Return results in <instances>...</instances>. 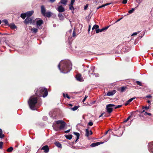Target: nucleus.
<instances>
[{
	"mask_svg": "<svg viewBox=\"0 0 153 153\" xmlns=\"http://www.w3.org/2000/svg\"><path fill=\"white\" fill-rule=\"evenodd\" d=\"M58 68L61 72L67 73L71 70V64L69 60L62 61L58 65Z\"/></svg>",
	"mask_w": 153,
	"mask_h": 153,
	"instance_id": "1",
	"label": "nucleus"
},
{
	"mask_svg": "<svg viewBox=\"0 0 153 153\" xmlns=\"http://www.w3.org/2000/svg\"><path fill=\"white\" fill-rule=\"evenodd\" d=\"M37 97L34 96H32L30 98L28 101V103L30 107L32 110H35L36 109L35 105L37 103Z\"/></svg>",
	"mask_w": 153,
	"mask_h": 153,
	"instance_id": "2",
	"label": "nucleus"
},
{
	"mask_svg": "<svg viewBox=\"0 0 153 153\" xmlns=\"http://www.w3.org/2000/svg\"><path fill=\"white\" fill-rule=\"evenodd\" d=\"M48 94V91L46 88L41 87L39 89H37L36 94L38 96H42L45 97L47 96Z\"/></svg>",
	"mask_w": 153,
	"mask_h": 153,
	"instance_id": "3",
	"label": "nucleus"
},
{
	"mask_svg": "<svg viewBox=\"0 0 153 153\" xmlns=\"http://www.w3.org/2000/svg\"><path fill=\"white\" fill-rule=\"evenodd\" d=\"M56 123L58 125L53 127L54 129L56 131L61 130L65 127L66 123L62 120H58L56 121Z\"/></svg>",
	"mask_w": 153,
	"mask_h": 153,
	"instance_id": "4",
	"label": "nucleus"
},
{
	"mask_svg": "<svg viewBox=\"0 0 153 153\" xmlns=\"http://www.w3.org/2000/svg\"><path fill=\"white\" fill-rule=\"evenodd\" d=\"M35 21L37 27L39 29H42V27L41 25L43 23V21L39 18L36 19Z\"/></svg>",
	"mask_w": 153,
	"mask_h": 153,
	"instance_id": "5",
	"label": "nucleus"
},
{
	"mask_svg": "<svg viewBox=\"0 0 153 153\" xmlns=\"http://www.w3.org/2000/svg\"><path fill=\"white\" fill-rule=\"evenodd\" d=\"M24 23L27 25L29 24H34L35 21L32 17H27L24 21Z\"/></svg>",
	"mask_w": 153,
	"mask_h": 153,
	"instance_id": "6",
	"label": "nucleus"
},
{
	"mask_svg": "<svg viewBox=\"0 0 153 153\" xmlns=\"http://www.w3.org/2000/svg\"><path fill=\"white\" fill-rule=\"evenodd\" d=\"M115 105L114 104H109L106 105L107 112L108 113H111L113 110L112 107L114 106Z\"/></svg>",
	"mask_w": 153,
	"mask_h": 153,
	"instance_id": "7",
	"label": "nucleus"
},
{
	"mask_svg": "<svg viewBox=\"0 0 153 153\" xmlns=\"http://www.w3.org/2000/svg\"><path fill=\"white\" fill-rule=\"evenodd\" d=\"M94 69L95 67L94 66H91V67L90 70H89V74L90 77H92L93 75H94L93 72L94 71Z\"/></svg>",
	"mask_w": 153,
	"mask_h": 153,
	"instance_id": "8",
	"label": "nucleus"
},
{
	"mask_svg": "<svg viewBox=\"0 0 153 153\" xmlns=\"http://www.w3.org/2000/svg\"><path fill=\"white\" fill-rule=\"evenodd\" d=\"M76 78L77 80L80 82L84 81L81 75L80 74H77L76 76Z\"/></svg>",
	"mask_w": 153,
	"mask_h": 153,
	"instance_id": "9",
	"label": "nucleus"
},
{
	"mask_svg": "<svg viewBox=\"0 0 153 153\" xmlns=\"http://www.w3.org/2000/svg\"><path fill=\"white\" fill-rule=\"evenodd\" d=\"M41 150H44L45 153H47L49 152V148L48 146L45 145L42 148Z\"/></svg>",
	"mask_w": 153,
	"mask_h": 153,
	"instance_id": "10",
	"label": "nucleus"
},
{
	"mask_svg": "<svg viewBox=\"0 0 153 153\" xmlns=\"http://www.w3.org/2000/svg\"><path fill=\"white\" fill-rule=\"evenodd\" d=\"M149 150L150 152H153V142L149 143Z\"/></svg>",
	"mask_w": 153,
	"mask_h": 153,
	"instance_id": "11",
	"label": "nucleus"
},
{
	"mask_svg": "<svg viewBox=\"0 0 153 153\" xmlns=\"http://www.w3.org/2000/svg\"><path fill=\"white\" fill-rule=\"evenodd\" d=\"M57 10L59 12H62L65 11V8L62 6H59Z\"/></svg>",
	"mask_w": 153,
	"mask_h": 153,
	"instance_id": "12",
	"label": "nucleus"
},
{
	"mask_svg": "<svg viewBox=\"0 0 153 153\" xmlns=\"http://www.w3.org/2000/svg\"><path fill=\"white\" fill-rule=\"evenodd\" d=\"M52 14V13L51 12L48 11L46 12L43 15V16L45 17H47L49 18Z\"/></svg>",
	"mask_w": 153,
	"mask_h": 153,
	"instance_id": "13",
	"label": "nucleus"
},
{
	"mask_svg": "<svg viewBox=\"0 0 153 153\" xmlns=\"http://www.w3.org/2000/svg\"><path fill=\"white\" fill-rule=\"evenodd\" d=\"M33 13L34 11L33 10H31L26 12L25 14L27 17H30L33 15Z\"/></svg>",
	"mask_w": 153,
	"mask_h": 153,
	"instance_id": "14",
	"label": "nucleus"
},
{
	"mask_svg": "<svg viewBox=\"0 0 153 153\" xmlns=\"http://www.w3.org/2000/svg\"><path fill=\"white\" fill-rule=\"evenodd\" d=\"M41 12L43 15L44 14L46 13V9L43 5H42L41 6Z\"/></svg>",
	"mask_w": 153,
	"mask_h": 153,
	"instance_id": "15",
	"label": "nucleus"
},
{
	"mask_svg": "<svg viewBox=\"0 0 153 153\" xmlns=\"http://www.w3.org/2000/svg\"><path fill=\"white\" fill-rule=\"evenodd\" d=\"M103 143H104L103 142L102 143L97 142L95 143H93L91 145V146L92 147H95Z\"/></svg>",
	"mask_w": 153,
	"mask_h": 153,
	"instance_id": "16",
	"label": "nucleus"
},
{
	"mask_svg": "<svg viewBox=\"0 0 153 153\" xmlns=\"http://www.w3.org/2000/svg\"><path fill=\"white\" fill-rule=\"evenodd\" d=\"M135 98V97L132 98L127 101H126V103H125V105L126 106L128 105Z\"/></svg>",
	"mask_w": 153,
	"mask_h": 153,
	"instance_id": "17",
	"label": "nucleus"
},
{
	"mask_svg": "<svg viewBox=\"0 0 153 153\" xmlns=\"http://www.w3.org/2000/svg\"><path fill=\"white\" fill-rule=\"evenodd\" d=\"M8 26L12 29H16L17 27L13 23H11Z\"/></svg>",
	"mask_w": 153,
	"mask_h": 153,
	"instance_id": "18",
	"label": "nucleus"
},
{
	"mask_svg": "<svg viewBox=\"0 0 153 153\" xmlns=\"http://www.w3.org/2000/svg\"><path fill=\"white\" fill-rule=\"evenodd\" d=\"M116 92L115 90L113 91L108 92L107 93V95L108 96H111L114 95Z\"/></svg>",
	"mask_w": 153,
	"mask_h": 153,
	"instance_id": "19",
	"label": "nucleus"
},
{
	"mask_svg": "<svg viewBox=\"0 0 153 153\" xmlns=\"http://www.w3.org/2000/svg\"><path fill=\"white\" fill-rule=\"evenodd\" d=\"M67 2L68 1L67 0H61L60 2H59V4L61 3V4L65 5H66Z\"/></svg>",
	"mask_w": 153,
	"mask_h": 153,
	"instance_id": "20",
	"label": "nucleus"
},
{
	"mask_svg": "<svg viewBox=\"0 0 153 153\" xmlns=\"http://www.w3.org/2000/svg\"><path fill=\"white\" fill-rule=\"evenodd\" d=\"M58 16L60 20H62L64 19V16L61 13H59Z\"/></svg>",
	"mask_w": 153,
	"mask_h": 153,
	"instance_id": "21",
	"label": "nucleus"
},
{
	"mask_svg": "<svg viewBox=\"0 0 153 153\" xmlns=\"http://www.w3.org/2000/svg\"><path fill=\"white\" fill-rule=\"evenodd\" d=\"M31 31L33 33H36L38 32V29L36 28H32L30 29Z\"/></svg>",
	"mask_w": 153,
	"mask_h": 153,
	"instance_id": "22",
	"label": "nucleus"
},
{
	"mask_svg": "<svg viewBox=\"0 0 153 153\" xmlns=\"http://www.w3.org/2000/svg\"><path fill=\"white\" fill-rule=\"evenodd\" d=\"M99 26L98 25H95L93 26L92 30H94V29H95L96 30H97L98 28H99Z\"/></svg>",
	"mask_w": 153,
	"mask_h": 153,
	"instance_id": "23",
	"label": "nucleus"
},
{
	"mask_svg": "<svg viewBox=\"0 0 153 153\" xmlns=\"http://www.w3.org/2000/svg\"><path fill=\"white\" fill-rule=\"evenodd\" d=\"M74 134L75 135L76 137V141L79 139V137L80 134H79L77 132H74Z\"/></svg>",
	"mask_w": 153,
	"mask_h": 153,
	"instance_id": "24",
	"label": "nucleus"
},
{
	"mask_svg": "<svg viewBox=\"0 0 153 153\" xmlns=\"http://www.w3.org/2000/svg\"><path fill=\"white\" fill-rule=\"evenodd\" d=\"M111 4V3H106V4H104L102 5L101 6H99L98 7L97 9H98L99 8H101V7H104L105 6H107L108 5L110 4Z\"/></svg>",
	"mask_w": 153,
	"mask_h": 153,
	"instance_id": "25",
	"label": "nucleus"
},
{
	"mask_svg": "<svg viewBox=\"0 0 153 153\" xmlns=\"http://www.w3.org/2000/svg\"><path fill=\"white\" fill-rule=\"evenodd\" d=\"M69 9L71 10H73V11H72V13H74V10L75 9L73 7V5H71V4H70L69 5Z\"/></svg>",
	"mask_w": 153,
	"mask_h": 153,
	"instance_id": "26",
	"label": "nucleus"
},
{
	"mask_svg": "<svg viewBox=\"0 0 153 153\" xmlns=\"http://www.w3.org/2000/svg\"><path fill=\"white\" fill-rule=\"evenodd\" d=\"M56 146L57 147L59 148H61L62 147V145L61 144L58 142H56L55 143Z\"/></svg>",
	"mask_w": 153,
	"mask_h": 153,
	"instance_id": "27",
	"label": "nucleus"
},
{
	"mask_svg": "<svg viewBox=\"0 0 153 153\" xmlns=\"http://www.w3.org/2000/svg\"><path fill=\"white\" fill-rule=\"evenodd\" d=\"M4 137V135L2 134V131L0 128V138H2Z\"/></svg>",
	"mask_w": 153,
	"mask_h": 153,
	"instance_id": "28",
	"label": "nucleus"
},
{
	"mask_svg": "<svg viewBox=\"0 0 153 153\" xmlns=\"http://www.w3.org/2000/svg\"><path fill=\"white\" fill-rule=\"evenodd\" d=\"M26 16L25 13H22L20 16V17L23 19H24Z\"/></svg>",
	"mask_w": 153,
	"mask_h": 153,
	"instance_id": "29",
	"label": "nucleus"
},
{
	"mask_svg": "<svg viewBox=\"0 0 153 153\" xmlns=\"http://www.w3.org/2000/svg\"><path fill=\"white\" fill-rule=\"evenodd\" d=\"M126 87H122L120 88V92H123L125 90Z\"/></svg>",
	"mask_w": 153,
	"mask_h": 153,
	"instance_id": "30",
	"label": "nucleus"
},
{
	"mask_svg": "<svg viewBox=\"0 0 153 153\" xmlns=\"http://www.w3.org/2000/svg\"><path fill=\"white\" fill-rule=\"evenodd\" d=\"M90 135L89 131L88 129H86V136L88 137Z\"/></svg>",
	"mask_w": 153,
	"mask_h": 153,
	"instance_id": "31",
	"label": "nucleus"
},
{
	"mask_svg": "<svg viewBox=\"0 0 153 153\" xmlns=\"http://www.w3.org/2000/svg\"><path fill=\"white\" fill-rule=\"evenodd\" d=\"M2 22L4 23L6 25L8 26L9 24L8 23V21L7 19L3 20H2Z\"/></svg>",
	"mask_w": 153,
	"mask_h": 153,
	"instance_id": "32",
	"label": "nucleus"
},
{
	"mask_svg": "<svg viewBox=\"0 0 153 153\" xmlns=\"http://www.w3.org/2000/svg\"><path fill=\"white\" fill-rule=\"evenodd\" d=\"M13 150V148L12 147H11L8 148L7 149V151L8 152H11Z\"/></svg>",
	"mask_w": 153,
	"mask_h": 153,
	"instance_id": "33",
	"label": "nucleus"
},
{
	"mask_svg": "<svg viewBox=\"0 0 153 153\" xmlns=\"http://www.w3.org/2000/svg\"><path fill=\"white\" fill-rule=\"evenodd\" d=\"M103 31V29H98L97 30H96V33H99L100 32H101Z\"/></svg>",
	"mask_w": 153,
	"mask_h": 153,
	"instance_id": "34",
	"label": "nucleus"
},
{
	"mask_svg": "<svg viewBox=\"0 0 153 153\" xmlns=\"http://www.w3.org/2000/svg\"><path fill=\"white\" fill-rule=\"evenodd\" d=\"M135 9V8H132L131 10L128 11V13L130 14L132 13L134 11Z\"/></svg>",
	"mask_w": 153,
	"mask_h": 153,
	"instance_id": "35",
	"label": "nucleus"
},
{
	"mask_svg": "<svg viewBox=\"0 0 153 153\" xmlns=\"http://www.w3.org/2000/svg\"><path fill=\"white\" fill-rule=\"evenodd\" d=\"M132 116L131 115L129 116L124 121L123 123H125L127 122L129 120V119Z\"/></svg>",
	"mask_w": 153,
	"mask_h": 153,
	"instance_id": "36",
	"label": "nucleus"
},
{
	"mask_svg": "<svg viewBox=\"0 0 153 153\" xmlns=\"http://www.w3.org/2000/svg\"><path fill=\"white\" fill-rule=\"evenodd\" d=\"M72 137V136L71 135H67L66 136V137L67 138L71 140Z\"/></svg>",
	"mask_w": 153,
	"mask_h": 153,
	"instance_id": "37",
	"label": "nucleus"
},
{
	"mask_svg": "<svg viewBox=\"0 0 153 153\" xmlns=\"http://www.w3.org/2000/svg\"><path fill=\"white\" fill-rule=\"evenodd\" d=\"M63 95L64 97H67L68 99H70V97L68 96V95L67 94H65L63 93Z\"/></svg>",
	"mask_w": 153,
	"mask_h": 153,
	"instance_id": "38",
	"label": "nucleus"
},
{
	"mask_svg": "<svg viewBox=\"0 0 153 153\" xmlns=\"http://www.w3.org/2000/svg\"><path fill=\"white\" fill-rule=\"evenodd\" d=\"M26 150L27 152H29L30 150V148L28 146H27L26 147Z\"/></svg>",
	"mask_w": 153,
	"mask_h": 153,
	"instance_id": "39",
	"label": "nucleus"
},
{
	"mask_svg": "<svg viewBox=\"0 0 153 153\" xmlns=\"http://www.w3.org/2000/svg\"><path fill=\"white\" fill-rule=\"evenodd\" d=\"M78 106H75L72 108L71 109L74 111H75L76 110L78 109Z\"/></svg>",
	"mask_w": 153,
	"mask_h": 153,
	"instance_id": "40",
	"label": "nucleus"
},
{
	"mask_svg": "<svg viewBox=\"0 0 153 153\" xmlns=\"http://www.w3.org/2000/svg\"><path fill=\"white\" fill-rule=\"evenodd\" d=\"M3 143L2 142H0V149H1L2 148V146Z\"/></svg>",
	"mask_w": 153,
	"mask_h": 153,
	"instance_id": "41",
	"label": "nucleus"
},
{
	"mask_svg": "<svg viewBox=\"0 0 153 153\" xmlns=\"http://www.w3.org/2000/svg\"><path fill=\"white\" fill-rule=\"evenodd\" d=\"M142 108H143V109H145L146 110H147L149 108V107L147 106H146L145 107L143 106V107Z\"/></svg>",
	"mask_w": 153,
	"mask_h": 153,
	"instance_id": "42",
	"label": "nucleus"
},
{
	"mask_svg": "<svg viewBox=\"0 0 153 153\" xmlns=\"http://www.w3.org/2000/svg\"><path fill=\"white\" fill-rule=\"evenodd\" d=\"M75 1V0H71V1L70 4H71V5H73Z\"/></svg>",
	"mask_w": 153,
	"mask_h": 153,
	"instance_id": "43",
	"label": "nucleus"
},
{
	"mask_svg": "<svg viewBox=\"0 0 153 153\" xmlns=\"http://www.w3.org/2000/svg\"><path fill=\"white\" fill-rule=\"evenodd\" d=\"M144 114L145 115H148L150 116L151 115V114L150 113H147V112H145V113H144Z\"/></svg>",
	"mask_w": 153,
	"mask_h": 153,
	"instance_id": "44",
	"label": "nucleus"
},
{
	"mask_svg": "<svg viewBox=\"0 0 153 153\" xmlns=\"http://www.w3.org/2000/svg\"><path fill=\"white\" fill-rule=\"evenodd\" d=\"M136 83L138 85H139L142 86V84L139 81H137Z\"/></svg>",
	"mask_w": 153,
	"mask_h": 153,
	"instance_id": "45",
	"label": "nucleus"
},
{
	"mask_svg": "<svg viewBox=\"0 0 153 153\" xmlns=\"http://www.w3.org/2000/svg\"><path fill=\"white\" fill-rule=\"evenodd\" d=\"M93 124V123L92 122H90L88 123V125L91 126H92Z\"/></svg>",
	"mask_w": 153,
	"mask_h": 153,
	"instance_id": "46",
	"label": "nucleus"
},
{
	"mask_svg": "<svg viewBox=\"0 0 153 153\" xmlns=\"http://www.w3.org/2000/svg\"><path fill=\"white\" fill-rule=\"evenodd\" d=\"M122 106V105H117L115 107V108L116 109L117 108H120Z\"/></svg>",
	"mask_w": 153,
	"mask_h": 153,
	"instance_id": "47",
	"label": "nucleus"
},
{
	"mask_svg": "<svg viewBox=\"0 0 153 153\" xmlns=\"http://www.w3.org/2000/svg\"><path fill=\"white\" fill-rule=\"evenodd\" d=\"M127 0H123L122 3L123 4H126L127 3Z\"/></svg>",
	"mask_w": 153,
	"mask_h": 153,
	"instance_id": "48",
	"label": "nucleus"
},
{
	"mask_svg": "<svg viewBox=\"0 0 153 153\" xmlns=\"http://www.w3.org/2000/svg\"><path fill=\"white\" fill-rule=\"evenodd\" d=\"M93 75H93V76H95V77H98V76H99V74H94H94H93Z\"/></svg>",
	"mask_w": 153,
	"mask_h": 153,
	"instance_id": "49",
	"label": "nucleus"
},
{
	"mask_svg": "<svg viewBox=\"0 0 153 153\" xmlns=\"http://www.w3.org/2000/svg\"><path fill=\"white\" fill-rule=\"evenodd\" d=\"M87 97H88V96H86V95L85 96V97L84 98V99H83V100H82V102H84L85 101V100H86V98H87Z\"/></svg>",
	"mask_w": 153,
	"mask_h": 153,
	"instance_id": "50",
	"label": "nucleus"
},
{
	"mask_svg": "<svg viewBox=\"0 0 153 153\" xmlns=\"http://www.w3.org/2000/svg\"><path fill=\"white\" fill-rule=\"evenodd\" d=\"M75 36H76V33L75 32V31L74 30V31L73 32V36L74 37H75Z\"/></svg>",
	"mask_w": 153,
	"mask_h": 153,
	"instance_id": "51",
	"label": "nucleus"
},
{
	"mask_svg": "<svg viewBox=\"0 0 153 153\" xmlns=\"http://www.w3.org/2000/svg\"><path fill=\"white\" fill-rule=\"evenodd\" d=\"M151 97L152 96L150 95H148L146 96V98H151Z\"/></svg>",
	"mask_w": 153,
	"mask_h": 153,
	"instance_id": "52",
	"label": "nucleus"
},
{
	"mask_svg": "<svg viewBox=\"0 0 153 153\" xmlns=\"http://www.w3.org/2000/svg\"><path fill=\"white\" fill-rule=\"evenodd\" d=\"M138 33V32H135L132 34V36L135 35H137Z\"/></svg>",
	"mask_w": 153,
	"mask_h": 153,
	"instance_id": "53",
	"label": "nucleus"
},
{
	"mask_svg": "<svg viewBox=\"0 0 153 153\" xmlns=\"http://www.w3.org/2000/svg\"><path fill=\"white\" fill-rule=\"evenodd\" d=\"M108 27H107L102 28V29H103V31H104L105 30H107L108 28Z\"/></svg>",
	"mask_w": 153,
	"mask_h": 153,
	"instance_id": "54",
	"label": "nucleus"
},
{
	"mask_svg": "<svg viewBox=\"0 0 153 153\" xmlns=\"http://www.w3.org/2000/svg\"><path fill=\"white\" fill-rule=\"evenodd\" d=\"M91 25H89V27H88V32H89L90 30V29H91Z\"/></svg>",
	"mask_w": 153,
	"mask_h": 153,
	"instance_id": "55",
	"label": "nucleus"
},
{
	"mask_svg": "<svg viewBox=\"0 0 153 153\" xmlns=\"http://www.w3.org/2000/svg\"><path fill=\"white\" fill-rule=\"evenodd\" d=\"M123 18H121L118 19V20H117L116 22H117L119 21H120L121 19H122Z\"/></svg>",
	"mask_w": 153,
	"mask_h": 153,
	"instance_id": "56",
	"label": "nucleus"
},
{
	"mask_svg": "<svg viewBox=\"0 0 153 153\" xmlns=\"http://www.w3.org/2000/svg\"><path fill=\"white\" fill-rule=\"evenodd\" d=\"M88 7V5L87 4L84 7V9L86 10Z\"/></svg>",
	"mask_w": 153,
	"mask_h": 153,
	"instance_id": "57",
	"label": "nucleus"
},
{
	"mask_svg": "<svg viewBox=\"0 0 153 153\" xmlns=\"http://www.w3.org/2000/svg\"><path fill=\"white\" fill-rule=\"evenodd\" d=\"M70 131V130L69 129L67 131H65V133H68V132H69Z\"/></svg>",
	"mask_w": 153,
	"mask_h": 153,
	"instance_id": "58",
	"label": "nucleus"
},
{
	"mask_svg": "<svg viewBox=\"0 0 153 153\" xmlns=\"http://www.w3.org/2000/svg\"><path fill=\"white\" fill-rule=\"evenodd\" d=\"M55 0H50V1L52 2V3H53V2L55 1Z\"/></svg>",
	"mask_w": 153,
	"mask_h": 153,
	"instance_id": "59",
	"label": "nucleus"
},
{
	"mask_svg": "<svg viewBox=\"0 0 153 153\" xmlns=\"http://www.w3.org/2000/svg\"><path fill=\"white\" fill-rule=\"evenodd\" d=\"M104 114V113H102L100 116H99V117H101L102 115H103V114Z\"/></svg>",
	"mask_w": 153,
	"mask_h": 153,
	"instance_id": "60",
	"label": "nucleus"
},
{
	"mask_svg": "<svg viewBox=\"0 0 153 153\" xmlns=\"http://www.w3.org/2000/svg\"><path fill=\"white\" fill-rule=\"evenodd\" d=\"M109 131V130H108L105 133V135H106L108 133Z\"/></svg>",
	"mask_w": 153,
	"mask_h": 153,
	"instance_id": "61",
	"label": "nucleus"
},
{
	"mask_svg": "<svg viewBox=\"0 0 153 153\" xmlns=\"http://www.w3.org/2000/svg\"><path fill=\"white\" fill-rule=\"evenodd\" d=\"M147 102H148V103H150V102H151L150 101V100H148V101H147Z\"/></svg>",
	"mask_w": 153,
	"mask_h": 153,
	"instance_id": "62",
	"label": "nucleus"
},
{
	"mask_svg": "<svg viewBox=\"0 0 153 153\" xmlns=\"http://www.w3.org/2000/svg\"><path fill=\"white\" fill-rule=\"evenodd\" d=\"M145 112H146L144 110H143L142 112L141 113H143V112H144L145 113Z\"/></svg>",
	"mask_w": 153,
	"mask_h": 153,
	"instance_id": "63",
	"label": "nucleus"
},
{
	"mask_svg": "<svg viewBox=\"0 0 153 153\" xmlns=\"http://www.w3.org/2000/svg\"><path fill=\"white\" fill-rule=\"evenodd\" d=\"M109 138L108 139H107L106 140H105L104 141L105 142H106L107 141L109 140Z\"/></svg>",
	"mask_w": 153,
	"mask_h": 153,
	"instance_id": "64",
	"label": "nucleus"
}]
</instances>
